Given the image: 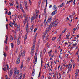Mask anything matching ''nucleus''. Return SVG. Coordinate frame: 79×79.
Instances as JSON below:
<instances>
[{
	"label": "nucleus",
	"mask_w": 79,
	"mask_h": 79,
	"mask_svg": "<svg viewBox=\"0 0 79 79\" xmlns=\"http://www.w3.org/2000/svg\"><path fill=\"white\" fill-rule=\"evenodd\" d=\"M57 21H58V20H56L54 22L51 23L50 25L48 26L45 32V35H46L48 32H50V31L51 30V28H52V27H53L54 26H55V27L57 26V25L58 24V22L56 23Z\"/></svg>",
	"instance_id": "1"
},
{
	"label": "nucleus",
	"mask_w": 79,
	"mask_h": 79,
	"mask_svg": "<svg viewBox=\"0 0 79 79\" xmlns=\"http://www.w3.org/2000/svg\"><path fill=\"white\" fill-rule=\"evenodd\" d=\"M20 49L21 50V51L19 53V56H18L17 59V61H16V63L17 64H19V63L20 62V58H21V56H24L25 55V51H23V52L22 53V52H23V51L22 50V46H20Z\"/></svg>",
	"instance_id": "2"
},
{
	"label": "nucleus",
	"mask_w": 79,
	"mask_h": 79,
	"mask_svg": "<svg viewBox=\"0 0 79 79\" xmlns=\"http://www.w3.org/2000/svg\"><path fill=\"white\" fill-rule=\"evenodd\" d=\"M35 41L34 40L33 42V46L31 49L30 52L31 56H32L34 55V46L35 45Z\"/></svg>",
	"instance_id": "3"
},
{
	"label": "nucleus",
	"mask_w": 79,
	"mask_h": 79,
	"mask_svg": "<svg viewBox=\"0 0 79 79\" xmlns=\"http://www.w3.org/2000/svg\"><path fill=\"white\" fill-rule=\"evenodd\" d=\"M37 53H35L34 56V60L33 61V63H34L35 64H36V63H37Z\"/></svg>",
	"instance_id": "4"
},
{
	"label": "nucleus",
	"mask_w": 79,
	"mask_h": 79,
	"mask_svg": "<svg viewBox=\"0 0 79 79\" xmlns=\"http://www.w3.org/2000/svg\"><path fill=\"white\" fill-rule=\"evenodd\" d=\"M6 67H7V68L8 69V70L9 71V72H10V70L8 69V65H4L2 67V69L3 71H6Z\"/></svg>",
	"instance_id": "5"
},
{
	"label": "nucleus",
	"mask_w": 79,
	"mask_h": 79,
	"mask_svg": "<svg viewBox=\"0 0 79 79\" xmlns=\"http://www.w3.org/2000/svg\"><path fill=\"white\" fill-rule=\"evenodd\" d=\"M19 74V71L18 70L14 71V74L13 75V77H15V75H16V76H18Z\"/></svg>",
	"instance_id": "6"
},
{
	"label": "nucleus",
	"mask_w": 79,
	"mask_h": 79,
	"mask_svg": "<svg viewBox=\"0 0 79 79\" xmlns=\"http://www.w3.org/2000/svg\"><path fill=\"white\" fill-rule=\"evenodd\" d=\"M52 17H49L47 20V22L48 23H51V21H52Z\"/></svg>",
	"instance_id": "7"
},
{
	"label": "nucleus",
	"mask_w": 79,
	"mask_h": 79,
	"mask_svg": "<svg viewBox=\"0 0 79 79\" xmlns=\"http://www.w3.org/2000/svg\"><path fill=\"white\" fill-rule=\"evenodd\" d=\"M48 36H49L48 35H47V36H45V35L44 36V39H45L44 40V41L45 43L46 42H47V40H48Z\"/></svg>",
	"instance_id": "8"
},
{
	"label": "nucleus",
	"mask_w": 79,
	"mask_h": 79,
	"mask_svg": "<svg viewBox=\"0 0 79 79\" xmlns=\"http://www.w3.org/2000/svg\"><path fill=\"white\" fill-rule=\"evenodd\" d=\"M27 24L26 26V31L27 33L28 32V31H29V27H28V21H27Z\"/></svg>",
	"instance_id": "9"
},
{
	"label": "nucleus",
	"mask_w": 79,
	"mask_h": 79,
	"mask_svg": "<svg viewBox=\"0 0 79 79\" xmlns=\"http://www.w3.org/2000/svg\"><path fill=\"white\" fill-rule=\"evenodd\" d=\"M57 12H58V10H56L51 14V15H52V16H53L55 14H56V13H57Z\"/></svg>",
	"instance_id": "10"
},
{
	"label": "nucleus",
	"mask_w": 79,
	"mask_h": 79,
	"mask_svg": "<svg viewBox=\"0 0 79 79\" xmlns=\"http://www.w3.org/2000/svg\"><path fill=\"white\" fill-rule=\"evenodd\" d=\"M8 74H9V76L11 77V75L13 74V71H12V70H10V73H8Z\"/></svg>",
	"instance_id": "11"
},
{
	"label": "nucleus",
	"mask_w": 79,
	"mask_h": 79,
	"mask_svg": "<svg viewBox=\"0 0 79 79\" xmlns=\"http://www.w3.org/2000/svg\"><path fill=\"white\" fill-rule=\"evenodd\" d=\"M41 3V0H40L38 2V7H40V3Z\"/></svg>",
	"instance_id": "12"
},
{
	"label": "nucleus",
	"mask_w": 79,
	"mask_h": 79,
	"mask_svg": "<svg viewBox=\"0 0 79 79\" xmlns=\"http://www.w3.org/2000/svg\"><path fill=\"white\" fill-rule=\"evenodd\" d=\"M17 44L18 45H19V44H20V42H19V37L18 38V39L17 40Z\"/></svg>",
	"instance_id": "13"
},
{
	"label": "nucleus",
	"mask_w": 79,
	"mask_h": 79,
	"mask_svg": "<svg viewBox=\"0 0 79 79\" xmlns=\"http://www.w3.org/2000/svg\"><path fill=\"white\" fill-rule=\"evenodd\" d=\"M33 29H34V27L32 26L30 27L31 31L32 32L33 31Z\"/></svg>",
	"instance_id": "14"
},
{
	"label": "nucleus",
	"mask_w": 79,
	"mask_h": 79,
	"mask_svg": "<svg viewBox=\"0 0 79 79\" xmlns=\"http://www.w3.org/2000/svg\"><path fill=\"white\" fill-rule=\"evenodd\" d=\"M27 21V19H25V20L23 21V24H24V25H25V24L26 22Z\"/></svg>",
	"instance_id": "15"
},
{
	"label": "nucleus",
	"mask_w": 79,
	"mask_h": 79,
	"mask_svg": "<svg viewBox=\"0 0 79 79\" xmlns=\"http://www.w3.org/2000/svg\"><path fill=\"white\" fill-rule=\"evenodd\" d=\"M35 18L34 17H32L31 18V22L32 23V21H34V19H35Z\"/></svg>",
	"instance_id": "16"
},
{
	"label": "nucleus",
	"mask_w": 79,
	"mask_h": 79,
	"mask_svg": "<svg viewBox=\"0 0 79 79\" xmlns=\"http://www.w3.org/2000/svg\"><path fill=\"white\" fill-rule=\"evenodd\" d=\"M69 36H70V35H66V39H69Z\"/></svg>",
	"instance_id": "17"
},
{
	"label": "nucleus",
	"mask_w": 79,
	"mask_h": 79,
	"mask_svg": "<svg viewBox=\"0 0 79 79\" xmlns=\"http://www.w3.org/2000/svg\"><path fill=\"white\" fill-rule=\"evenodd\" d=\"M78 74V73H76L75 74V79H77V76H78V74Z\"/></svg>",
	"instance_id": "18"
},
{
	"label": "nucleus",
	"mask_w": 79,
	"mask_h": 79,
	"mask_svg": "<svg viewBox=\"0 0 79 79\" xmlns=\"http://www.w3.org/2000/svg\"><path fill=\"white\" fill-rule=\"evenodd\" d=\"M77 45V43H76V42H75V43H74L73 44V47H76Z\"/></svg>",
	"instance_id": "19"
},
{
	"label": "nucleus",
	"mask_w": 79,
	"mask_h": 79,
	"mask_svg": "<svg viewBox=\"0 0 79 79\" xmlns=\"http://www.w3.org/2000/svg\"><path fill=\"white\" fill-rule=\"evenodd\" d=\"M7 42H8V39H6L4 41V43L6 44H7Z\"/></svg>",
	"instance_id": "20"
},
{
	"label": "nucleus",
	"mask_w": 79,
	"mask_h": 79,
	"mask_svg": "<svg viewBox=\"0 0 79 79\" xmlns=\"http://www.w3.org/2000/svg\"><path fill=\"white\" fill-rule=\"evenodd\" d=\"M54 8V10H56L57 9V7H56V6L55 5H54V6H53Z\"/></svg>",
	"instance_id": "21"
},
{
	"label": "nucleus",
	"mask_w": 79,
	"mask_h": 79,
	"mask_svg": "<svg viewBox=\"0 0 79 79\" xmlns=\"http://www.w3.org/2000/svg\"><path fill=\"white\" fill-rule=\"evenodd\" d=\"M72 68V65L69 64V67H68V68Z\"/></svg>",
	"instance_id": "22"
},
{
	"label": "nucleus",
	"mask_w": 79,
	"mask_h": 79,
	"mask_svg": "<svg viewBox=\"0 0 79 79\" xmlns=\"http://www.w3.org/2000/svg\"><path fill=\"white\" fill-rule=\"evenodd\" d=\"M15 53L14 54V55H16V53H18V48H16Z\"/></svg>",
	"instance_id": "23"
},
{
	"label": "nucleus",
	"mask_w": 79,
	"mask_h": 79,
	"mask_svg": "<svg viewBox=\"0 0 79 79\" xmlns=\"http://www.w3.org/2000/svg\"><path fill=\"white\" fill-rule=\"evenodd\" d=\"M74 0H72L69 1H67V4H69V3H71V2H73Z\"/></svg>",
	"instance_id": "24"
},
{
	"label": "nucleus",
	"mask_w": 79,
	"mask_h": 79,
	"mask_svg": "<svg viewBox=\"0 0 79 79\" xmlns=\"http://www.w3.org/2000/svg\"><path fill=\"white\" fill-rule=\"evenodd\" d=\"M68 71L67 72V73H69V71H71V68H68Z\"/></svg>",
	"instance_id": "25"
},
{
	"label": "nucleus",
	"mask_w": 79,
	"mask_h": 79,
	"mask_svg": "<svg viewBox=\"0 0 79 79\" xmlns=\"http://www.w3.org/2000/svg\"><path fill=\"white\" fill-rule=\"evenodd\" d=\"M37 38V35H35V37H34V40L33 41V42H34V40H35V42H36V41H35V39H36V38Z\"/></svg>",
	"instance_id": "26"
},
{
	"label": "nucleus",
	"mask_w": 79,
	"mask_h": 79,
	"mask_svg": "<svg viewBox=\"0 0 79 79\" xmlns=\"http://www.w3.org/2000/svg\"><path fill=\"white\" fill-rule=\"evenodd\" d=\"M47 50V49L46 48H45L43 51V53H44V54H45V52H46V50Z\"/></svg>",
	"instance_id": "27"
},
{
	"label": "nucleus",
	"mask_w": 79,
	"mask_h": 79,
	"mask_svg": "<svg viewBox=\"0 0 79 79\" xmlns=\"http://www.w3.org/2000/svg\"><path fill=\"white\" fill-rule=\"evenodd\" d=\"M35 72V71H32V75L33 76H34V74H35V73H34Z\"/></svg>",
	"instance_id": "28"
},
{
	"label": "nucleus",
	"mask_w": 79,
	"mask_h": 79,
	"mask_svg": "<svg viewBox=\"0 0 79 79\" xmlns=\"http://www.w3.org/2000/svg\"><path fill=\"white\" fill-rule=\"evenodd\" d=\"M27 39V35H25V37H24V41H26V39Z\"/></svg>",
	"instance_id": "29"
},
{
	"label": "nucleus",
	"mask_w": 79,
	"mask_h": 79,
	"mask_svg": "<svg viewBox=\"0 0 79 79\" xmlns=\"http://www.w3.org/2000/svg\"><path fill=\"white\" fill-rule=\"evenodd\" d=\"M11 46L12 48H13V43H11Z\"/></svg>",
	"instance_id": "30"
},
{
	"label": "nucleus",
	"mask_w": 79,
	"mask_h": 79,
	"mask_svg": "<svg viewBox=\"0 0 79 79\" xmlns=\"http://www.w3.org/2000/svg\"><path fill=\"white\" fill-rule=\"evenodd\" d=\"M56 39V38L55 37H53L52 39V41H54V40H55Z\"/></svg>",
	"instance_id": "31"
},
{
	"label": "nucleus",
	"mask_w": 79,
	"mask_h": 79,
	"mask_svg": "<svg viewBox=\"0 0 79 79\" xmlns=\"http://www.w3.org/2000/svg\"><path fill=\"white\" fill-rule=\"evenodd\" d=\"M79 71V69H76V73H78Z\"/></svg>",
	"instance_id": "32"
},
{
	"label": "nucleus",
	"mask_w": 79,
	"mask_h": 79,
	"mask_svg": "<svg viewBox=\"0 0 79 79\" xmlns=\"http://www.w3.org/2000/svg\"><path fill=\"white\" fill-rule=\"evenodd\" d=\"M61 36H60L57 40L58 41V42H60V40H61Z\"/></svg>",
	"instance_id": "33"
},
{
	"label": "nucleus",
	"mask_w": 79,
	"mask_h": 79,
	"mask_svg": "<svg viewBox=\"0 0 79 79\" xmlns=\"http://www.w3.org/2000/svg\"><path fill=\"white\" fill-rule=\"evenodd\" d=\"M37 28H35L34 30V32H36V31H37Z\"/></svg>",
	"instance_id": "34"
},
{
	"label": "nucleus",
	"mask_w": 79,
	"mask_h": 79,
	"mask_svg": "<svg viewBox=\"0 0 79 79\" xmlns=\"http://www.w3.org/2000/svg\"><path fill=\"white\" fill-rule=\"evenodd\" d=\"M11 14V13L10 11H9V12L8 13V15L9 16H10Z\"/></svg>",
	"instance_id": "35"
},
{
	"label": "nucleus",
	"mask_w": 79,
	"mask_h": 79,
	"mask_svg": "<svg viewBox=\"0 0 79 79\" xmlns=\"http://www.w3.org/2000/svg\"><path fill=\"white\" fill-rule=\"evenodd\" d=\"M5 50H8V46H6L5 47Z\"/></svg>",
	"instance_id": "36"
},
{
	"label": "nucleus",
	"mask_w": 79,
	"mask_h": 79,
	"mask_svg": "<svg viewBox=\"0 0 79 79\" xmlns=\"http://www.w3.org/2000/svg\"><path fill=\"white\" fill-rule=\"evenodd\" d=\"M30 60V58H28V59H27V62H28Z\"/></svg>",
	"instance_id": "37"
},
{
	"label": "nucleus",
	"mask_w": 79,
	"mask_h": 79,
	"mask_svg": "<svg viewBox=\"0 0 79 79\" xmlns=\"http://www.w3.org/2000/svg\"><path fill=\"white\" fill-rule=\"evenodd\" d=\"M49 44V43L48 42L46 44L47 47H49V46H50V44Z\"/></svg>",
	"instance_id": "38"
},
{
	"label": "nucleus",
	"mask_w": 79,
	"mask_h": 79,
	"mask_svg": "<svg viewBox=\"0 0 79 79\" xmlns=\"http://www.w3.org/2000/svg\"><path fill=\"white\" fill-rule=\"evenodd\" d=\"M43 62V60H42V59H41V66H42V62Z\"/></svg>",
	"instance_id": "39"
},
{
	"label": "nucleus",
	"mask_w": 79,
	"mask_h": 79,
	"mask_svg": "<svg viewBox=\"0 0 79 79\" xmlns=\"http://www.w3.org/2000/svg\"><path fill=\"white\" fill-rule=\"evenodd\" d=\"M29 2L30 5H31L32 4V1H31V0H29Z\"/></svg>",
	"instance_id": "40"
},
{
	"label": "nucleus",
	"mask_w": 79,
	"mask_h": 79,
	"mask_svg": "<svg viewBox=\"0 0 79 79\" xmlns=\"http://www.w3.org/2000/svg\"><path fill=\"white\" fill-rule=\"evenodd\" d=\"M8 24H7L6 25V27L7 29H8Z\"/></svg>",
	"instance_id": "41"
},
{
	"label": "nucleus",
	"mask_w": 79,
	"mask_h": 79,
	"mask_svg": "<svg viewBox=\"0 0 79 79\" xmlns=\"http://www.w3.org/2000/svg\"><path fill=\"white\" fill-rule=\"evenodd\" d=\"M10 40L11 41L13 40V37L12 36H11L10 37Z\"/></svg>",
	"instance_id": "42"
},
{
	"label": "nucleus",
	"mask_w": 79,
	"mask_h": 79,
	"mask_svg": "<svg viewBox=\"0 0 79 79\" xmlns=\"http://www.w3.org/2000/svg\"><path fill=\"white\" fill-rule=\"evenodd\" d=\"M39 14V11H37L36 13V15H38Z\"/></svg>",
	"instance_id": "43"
},
{
	"label": "nucleus",
	"mask_w": 79,
	"mask_h": 79,
	"mask_svg": "<svg viewBox=\"0 0 79 79\" xmlns=\"http://www.w3.org/2000/svg\"><path fill=\"white\" fill-rule=\"evenodd\" d=\"M24 3L25 5V6H26V5H27V2H26V1H25Z\"/></svg>",
	"instance_id": "44"
},
{
	"label": "nucleus",
	"mask_w": 79,
	"mask_h": 79,
	"mask_svg": "<svg viewBox=\"0 0 79 79\" xmlns=\"http://www.w3.org/2000/svg\"><path fill=\"white\" fill-rule=\"evenodd\" d=\"M66 31V29H64V31H62L63 33H64Z\"/></svg>",
	"instance_id": "45"
},
{
	"label": "nucleus",
	"mask_w": 79,
	"mask_h": 79,
	"mask_svg": "<svg viewBox=\"0 0 79 79\" xmlns=\"http://www.w3.org/2000/svg\"><path fill=\"white\" fill-rule=\"evenodd\" d=\"M48 22H46V23L45 24V26H48Z\"/></svg>",
	"instance_id": "46"
},
{
	"label": "nucleus",
	"mask_w": 79,
	"mask_h": 79,
	"mask_svg": "<svg viewBox=\"0 0 79 79\" xmlns=\"http://www.w3.org/2000/svg\"><path fill=\"white\" fill-rule=\"evenodd\" d=\"M38 17V15H36V16H35V19H37V18Z\"/></svg>",
	"instance_id": "47"
},
{
	"label": "nucleus",
	"mask_w": 79,
	"mask_h": 79,
	"mask_svg": "<svg viewBox=\"0 0 79 79\" xmlns=\"http://www.w3.org/2000/svg\"><path fill=\"white\" fill-rule=\"evenodd\" d=\"M61 5L62 6H63L64 5V3H62V4H61Z\"/></svg>",
	"instance_id": "48"
},
{
	"label": "nucleus",
	"mask_w": 79,
	"mask_h": 79,
	"mask_svg": "<svg viewBox=\"0 0 79 79\" xmlns=\"http://www.w3.org/2000/svg\"><path fill=\"white\" fill-rule=\"evenodd\" d=\"M45 18H46V19L45 20H44V22H43V23L44 24H45V22L46 21V18H47L46 17H45Z\"/></svg>",
	"instance_id": "49"
},
{
	"label": "nucleus",
	"mask_w": 79,
	"mask_h": 79,
	"mask_svg": "<svg viewBox=\"0 0 79 79\" xmlns=\"http://www.w3.org/2000/svg\"><path fill=\"white\" fill-rule=\"evenodd\" d=\"M6 79H8V75H7L6 76Z\"/></svg>",
	"instance_id": "50"
},
{
	"label": "nucleus",
	"mask_w": 79,
	"mask_h": 79,
	"mask_svg": "<svg viewBox=\"0 0 79 79\" xmlns=\"http://www.w3.org/2000/svg\"><path fill=\"white\" fill-rule=\"evenodd\" d=\"M16 69H17L16 68H14V72H15V71H17Z\"/></svg>",
	"instance_id": "51"
},
{
	"label": "nucleus",
	"mask_w": 79,
	"mask_h": 79,
	"mask_svg": "<svg viewBox=\"0 0 79 79\" xmlns=\"http://www.w3.org/2000/svg\"><path fill=\"white\" fill-rule=\"evenodd\" d=\"M77 27V30H78V29H79V24L78 25Z\"/></svg>",
	"instance_id": "52"
},
{
	"label": "nucleus",
	"mask_w": 79,
	"mask_h": 79,
	"mask_svg": "<svg viewBox=\"0 0 79 79\" xmlns=\"http://www.w3.org/2000/svg\"><path fill=\"white\" fill-rule=\"evenodd\" d=\"M76 29H77V28H74L73 30H74V31H76Z\"/></svg>",
	"instance_id": "53"
},
{
	"label": "nucleus",
	"mask_w": 79,
	"mask_h": 79,
	"mask_svg": "<svg viewBox=\"0 0 79 79\" xmlns=\"http://www.w3.org/2000/svg\"><path fill=\"white\" fill-rule=\"evenodd\" d=\"M23 64H22L21 66V67H20V68L21 69H22V68H23Z\"/></svg>",
	"instance_id": "54"
},
{
	"label": "nucleus",
	"mask_w": 79,
	"mask_h": 79,
	"mask_svg": "<svg viewBox=\"0 0 79 79\" xmlns=\"http://www.w3.org/2000/svg\"><path fill=\"white\" fill-rule=\"evenodd\" d=\"M5 37H6V39H8V36H7V35H6Z\"/></svg>",
	"instance_id": "55"
},
{
	"label": "nucleus",
	"mask_w": 79,
	"mask_h": 79,
	"mask_svg": "<svg viewBox=\"0 0 79 79\" xmlns=\"http://www.w3.org/2000/svg\"><path fill=\"white\" fill-rule=\"evenodd\" d=\"M77 39H78V37L77 36L75 37V39L76 40H77Z\"/></svg>",
	"instance_id": "56"
},
{
	"label": "nucleus",
	"mask_w": 79,
	"mask_h": 79,
	"mask_svg": "<svg viewBox=\"0 0 79 79\" xmlns=\"http://www.w3.org/2000/svg\"><path fill=\"white\" fill-rule=\"evenodd\" d=\"M4 55L5 57H6V54H5V53L4 52Z\"/></svg>",
	"instance_id": "57"
},
{
	"label": "nucleus",
	"mask_w": 79,
	"mask_h": 79,
	"mask_svg": "<svg viewBox=\"0 0 79 79\" xmlns=\"http://www.w3.org/2000/svg\"><path fill=\"white\" fill-rule=\"evenodd\" d=\"M75 64V63H74V65H73V68H74V67L76 66V65Z\"/></svg>",
	"instance_id": "58"
},
{
	"label": "nucleus",
	"mask_w": 79,
	"mask_h": 79,
	"mask_svg": "<svg viewBox=\"0 0 79 79\" xmlns=\"http://www.w3.org/2000/svg\"><path fill=\"white\" fill-rule=\"evenodd\" d=\"M48 54L49 55V56H51V53H50V52H49Z\"/></svg>",
	"instance_id": "59"
},
{
	"label": "nucleus",
	"mask_w": 79,
	"mask_h": 79,
	"mask_svg": "<svg viewBox=\"0 0 79 79\" xmlns=\"http://www.w3.org/2000/svg\"><path fill=\"white\" fill-rule=\"evenodd\" d=\"M79 47V45H77L76 47V49H77V48Z\"/></svg>",
	"instance_id": "60"
},
{
	"label": "nucleus",
	"mask_w": 79,
	"mask_h": 79,
	"mask_svg": "<svg viewBox=\"0 0 79 79\" xmlns=\"http://www.w3.org/2000/svg\"><path fill=\"white\" fill-rule=\"evenodd\" d=\"M9 4L10 5V6H13V4L11 3H9Z\"/></svg>",
	"instance_id": "61"
},
{
	"label": "nucleus",
	"mask_w": 79,
	"mask_h": 79,
	"mask_svg": "<svg viewBox=\"0 0 79 79\" xmlns=\"http://www.w3.org/2000/svg\"><path fill=\"white\" fill-rule=\"evenodd\" d=\"M12 32L14 33V34H15V33H16V32H15V30H12Z\"/></svg>",
	"instance_id": "62"
},
{
	"label": "nucleus",
	"mask_w": 79,
	"mask_h": 79,
	"mask_svg": "<svg viewBox=\"0 0 79 79\" xmlns=\"http://www.w3.org/2000/svg\"><path fill=\"white\" fill-rule=\"evenodd\" d=\"M59 8H61V7H62V6L61 5L58 6Z\"/></svg>",
	"instance_id": "63"
},
{
	"label": "nucleus",
	"mask_w": 79,
	"mask_h": 79,
	"mask_svg": "<svg viewBox=\"0 0 79 79\" xmlns=\"http://www.w3.org/2000/svg\"><path fill=\"white\" fill-rule=\"evenodd\" d=\"M77 62H79V57H78V59L77 60Z\"/></svg>",
	"instance_id": "64"
}]
</instances>
